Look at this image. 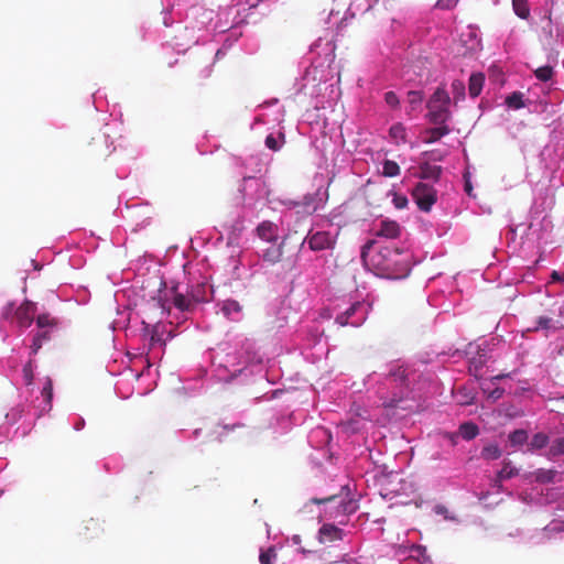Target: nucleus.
<instances>
[{"instance_id": "obj_1", "label": "nucleus", "mask_w": 564, "mask_h": 564, "mask_svg": "<svg viewBox=\"0 0 564 564\" xmlns=\"http://www.w3.org/2000/svg\"><path fill=\"white\" fill-rule=\"evenodd\" d=\"M387 380L395 384L399 389L392 397L383 401L386 408H395L402 410H412L409 401H414L421 397V392L426 386L427 378L423 371L412 365L392 362L386 373Z\"/></svg>"}, {"instance_id": "obj_2", "label": "nucleus", "mask_w": 564, "mask_h": 564, "mask_svg": "<svg viewBox=\"0 0 564 564\" xmlns=\"http://www.w3.org/2000/svg\"><path fill=\"white\" fill-rule=\"evenodd\" d=\"M410 254L400 251L399 249H391L389 247L382 248L370 259L376 274L390 280L404 279L411 271Z\"/></svg>"}, {"instance_id": "obj_3", "label": "nucleus", "mask_w": 564, "mask_h": 564, "mask_svg": "<svg viewBox=\"0 0 564 564\" xmlns=\"http://www.w3.org/2000/svg\"><path fill=\"white\" fill-rule=\"evenodd\" d=\"M278 226L271 221H262L256 229L253 248L264 261L275 263L282 256L281 245L278 243Z\"/></svg>"}, {"instance_id": "obj_4", "label": "nucleus", "mask_w": 564, "mask_h": 564, "mask_svg": "<svg viewBox=\"0 0 564 564\" xmlns=\"http://www.w3.org/2000/svg\"><path fill=\"white\" fill-rule=\"evenodd\" d=\"M371 310V304L365 300L348 301L333 307L334 321L340 327L361 326Z\"/></svg>"}, {"instance_id": "obj_5", "label": "nucleus", "mask_w": 564, "mask_h": 564, "mask_svg": "<svg viewBox=\"0 0 564 564\" xmlns=\"http://www.w3.org/2000/svg\"><path fill=\"white\" fill-rule=\"evenodd\" d=\"M181 312H188L195 306V300L185 294L178 293L173 286L169 291H160L158 296L152 297L148 303L150 311H159V323L165 314H170L171 303Z\"/></svg>"}, {"instance_id": "obj_6", "label": "nucleus", "mask_w": 564, "mask_h": 564, "mask_svg": "<svg viewBox=\"0 0 564 564\" xmlns=\"http://www.w3.org/2000/svg\"><path fill=\"white\" fill-rule=\"evenodd\" d=\"M540 41L544 50L549 51V61L556 63L558 50L564 47V25L552 21L550 10L541 19Z\"/></svg>"}, {"instance_id": "obj_7", "label": "nucleus", "mask_w": 564, "mask_h": 564, "mask_svg": "<svg viewBox=\"0 0 564 564\" xmlns=\"http://www.w3.org/2000/svg\"><path fill=\"white\" fill-rule=\"evenodd\" d=\"M272 160V154L267 152H260L249 158V165H254V169H252V172L254 174L252 176L249 175V188L254 186L256 199L265 198L269 194L268 186L265 182L262 180V176L268 172V169Z\"/></svg>"}, {"instance_id": "obj_8", "label": "nucleus", "mask_w": 564, "mask_h": 564, "mask_svg": "<svg viewBox=\"0 0 564 564\" xmlns=\"http://www.w3.org/2000/svg\"><path fill=\"white\" fill-rule=\"evenodd\" d=\"M451 97L448 93L438 87L426 102L427 113L426 119L432 124L447 123L452 117L449 110Z\"/></svg>"}, {"instance_id": "obj_9", "label": "nucleus", "mask_w": 564, "mask_h": 564, "mask_svg": "<svg viewBox=\"0 0 564 564\" xmlns=\"http://www.w3.org/2000/svg\"><path fill=\"white\" fill-rule=\"evenodd\" d=\"M498 338L479 339L476 343L468 344L466 348V355L469 358L470 367L476 371L481 369L491 358L494 347L499 344Z\"/></svg>"}, {"instance_id": "obj_10", "label": "nucleus", "mask_w": 564, "mask_h": 564, "mask_svg": "<svg viewBox=\"0 0 564 564\" xmlns=\"http://www.w3.org/2000/svg\"><path fill=\"white\" fill-rule=\"evenodd\" d=\"M412 196L422 212H430L436 202V191L426 183H417L412 191Z\"/></svg>"}, {"instance_id": "obj_11", "label": "nucleus", "mask_w": 564, "mask_h": 564, "mask_svg": "<svg viewBox=\"0 0 564 564\" xmlns=\"http://www.w3.org/2000/svg\"><path fill=\"white\" fill-rule=\"evenodd\" d=\"M303 243H307L313 251H323L334 247L335 237L327 231L310 232Z\"/></svg>"}, {"instance_id": "obj_12", "label": "nucleus", "mask_w": 564, "mask_h": 564, "mask_svg": "<svg viewBox=\"0 0 564 564\" xmlns=\"http://www.w3.org/2000/svg\"><path fill=\"white\" fill-rule=\"evenodd\" d=\"M311 505H333L336 507L337 513L343 514H350L354 513L357 509V502L354 500L345 501L343 498L337 496H330L326 499H317L314 498L310 501V503L305 505V509L308 508Z\"/></svg>"}, {"instance_id": "obj_13", "label": "nucleus", "mask_w": 564, "mask_h": 564, "mask_svg": "<svg viewBox=\"0 0 564 564\" xmlns=\"http://www.w3.org/2000/svg\"><path fill=\"white\" fill-rule=\"evenodd\" d=\"M36 313V305L31 301H24L15 311L12 321H15L20 328H28L31 326L34 315Z\"/></svg>"}, {"instance_id": "obj_14", "label": "nucleus", "mask_w": 564, "mask_h": 564, "mask_svg": "<svg viewBox=\"0 0 564 564\" xmlns=\"http://www.w3.org/2000/svg\"><path fill=\"white\" fill-rule=\"evenodd\" d=\"M564 328V323L561 319H555L551 316H539L532 327L533 332L543 330L545 336H550L560 329Z\"/></svg>"}, {"instance_id": "obj_15", "label": "nucleus", "mask_w": 564, "mask_h": 564, "mask_svg": "<svg viewBox=\"0 0 564 564\" xmlns=\"http://www.w3.org/2000/svg\"><path fill=\"white\" fill-rule=\"evenodd\" d=\"M550 440L551 436L545 432H536L528 442L525 452L543 456V453L549 448Z\"/></svg>"}, {"instance_id": "obj_16", "label": "nucleus", "mask_w": 564, "mask_h": 564, "mask_svg": "<svg viewBox=\"0 0 564 564\" xmlns=\"http://www.w3.org/2000/svg\"><path fill=\"white\" fill-rule=\"evenodd\" d=\"M344 530L334 525V524H323L318 530V541L319 543H333L336 541H340L344 538Z\"/></svg>"}, {"instance_id": "obj_17", "label": "nucleus", "mask_w": 564, "mask_h": 564, "mask_svg": "<svg viewBox=\"0 0 564 564\" xmlns=\"http://www.w3.org/2000/svg\"><path fill=\"white\" fill-rule=\"evenodd\" d=\"M401 234L400 225L394 220H381L376 230V235L381 238L395 239Z\"/></svg>"}, {"instance_id": "obj_18", "label": "nucleus", "mask_w": 564, "mask_h": 564, "mask_svg": "<svg viewBox=\"0 0 564 564\" xmlns=\"http://www.w3.org/2000/svg\"><path fill=\"white\" fill-rule=\"evenodd\" d=\"M267 134L264 137V145L268 150L272 152L280 151L285 144V135L281 130L271 131L270 128H267Z\"/></svg>"}, {"instance_id": "obj_19", "label": "nucleus", "mask_w": 564, "mask_h": 564, "mask_svg": "<svg viewBox=\"0 0 564 564\" xmlns=\"http://www.w3.org/2000/svg\"><path fill=\"white\" fill-rule=\"evenodd\" d=\"M505 377H507V375H498V376L492 377L489 381L481 382V390H482V392L491 401H497V400H499L503 395L505 389L499 388V387L491 388V384H495L496 381H498V380H500V379H502Z\"/></svg>"}, {"instance_id": "obj_20", "label": "nucleus", "mask_w": 564, "mask_h": 564, "mask_svg": "<svg viewBox=\"0 0 564 564\" xmlns=\"http://www.w3.org/2000/svg\"><path fill=\"white\" fill-rule=\"evenodd\" d=\"M221 311L230 321H241L243 318L242 306L235 300H226L223 303Z\"/></svg>"}, {"instance_id": "obj_21", "label": "nucleus", "mask_w": 564, "mask_h": 564, "mask_svg": "<svg viewBox=\"0 0 564 564\" xmlns=\"http://www.w3.org/2000/svg\"><path fill=\"white\" fill-rule=\"evenodd\" d=\"M562 455H564V436L550 440L549 448L543 453V456L549 460H555Z\"/></svg>"}, {"instance_id": "obj_22", "label": "nucleus", "mask_w": 564, "mask_h": 564, "mask_svg": "<svg viewBox=\"0 0 564 564\" xmlns=\"http://www.w3.org/2000/svg\"><path fill=\"white\" fill-rule=\"evenodd\" d=\"M435 126L436 127L434 128L426 129V138L424 140L425 143H434L451 132V129L446 123Z\"/></svg>"}, {"instance_id": "obj_23", "label": "nucleus", "mask_w": 564, "mask_h": 564, "mask_svg": "<svg viewBox=\"0 0 564 564\" xmlns=\"http://www.w3.org/2000/svg\"><path fill=\"white\" fill-rule=\"evenodd\" d=\"M263 110H264V108L262 106H259L254 110L253 120L250 126V129L253 130L254 132H257L260 124L269 126V124H274V122L276 121V118L270 120L269 116L267 113H264Z\"/></svg>"}, {"instance_id": "obj_24", "label": "nucleus", "mask_w": 564, "mask_h": 564, "mask_svg": "<svg viewBox=\"0 0 564 564\" xmlns=\"http://www.w3.org/2000/svg\"><path fill=\"white\" fill-rule=\"evenodd\" d=\"M484 83H485V77L482 74L478 73V74H473L470 76L469 85H468L470 97L476 98L480 95V93L482 90Z\"/></svg>"}, {"instance_id": "obj_25", "label": "nucleus", "mask_w": 564, "mask_h": 564, "mask_svg": "<svg viewBox=\"0 0 564 564\" xmlns=\"http://www.w3.org/2000/svg\"><path fill=\"white\" fill-rule=\"evenodd\" d=\"M519 469L510 460H503L502 468L497 474V481H503L518 476Z\"/></svg>"}, {"instance_id": "obj_26", "label": "nucleus", "mask_w": 564, "mask_h": 564, "mask_svg": "<svg viewBox=\"0 0 564 564\" xmlns=\"http://www.w3.org/2000/svg\"><path fill=\"white\" fill-rule=\"evenodd\" d=\"M530 441L528 432L525 430L519 429L514 430L509 434V442L512 447H520L524 444L528 445Z\"/></svg>"}, {"instance_id": "obj_27", "label": "nucleus", "mask_w": 564, "mask_h": 564, "mask_svg": "<svg viewBox=\"0 0 564 564\" xmlns=\"http://www.w3.org/2000/svg\"><path fill=\"white\" fill-rule=\"evenodd\" d=\"M557 476V471L554 469L539 468L534 471V478L540 484L554 482Z\"/></svg>"}, {"instance_id": "obj_28", "label": "nucleus", "mask_w": 564, "mask_h": 564, "mask_svg": "<svg viewBox=\"0 0 564 564\" xmlns=\"http://www.w3.org/2000/svg\"><path fill=\"white\" fill-rule=\"evenodd\" d=\"M389 134L391 139L397 143H405L406 142V129L401 122H397L391 126L389 130Z\"/></svg>"}, {"instance_id": "obj_29", "label": "nucleus", "mask_w": 564, "mask_h": 564, "mask_svg": "<svg viewBox=\"0 0 564 564\" xmlns=\"http://www.w3.org/2000/svg\"><path fill=\"white\" fill-rule=\"evenodd\" d=\"M50 339H51V332L48 329L37 332L36 335L34 336L32 345H31V352L33 355L37 354V351L42 348V345L45 341H48Z\"/></svg>"}, {"instance_id": "obj_30", "label": "nucleus", "mask_w": 564, "mask_h": 564, "mask_svg": "<svg viewBox=\"0 0 564 564\" xmlns=\"http://www.w3.org/2000/svg\"><path fill=\"white\" fill-rule=\"evenodd\" d=\"M502 452L497 444H488L484 446L480 453V457L485 460H496L500 458Z\"/></svg>"}, {"instance_id": "obj_31", "label": "nucleus", "mask_w": 564, "mask_h": 564, "mask_svg": "<svg viewBox=\"0 0 564 564\" xmlns=\"http://www.w3.org/2000/svg\"><path fill=\"white\" fill-rule=\"evenodd\" d=\"M458 433L464 440L470 441L479 434V429L476 424L466 422L459 426Z\"/></svg>"}, {"instance_id": "obj_32", "label": "nucleus", "mask_w": 564, "mask_h": 564, "mask_svg": "<svg viewBox=\"0 0 564 564\" xmlns=\"http://www.w3.org/2000/svg\"><path fill=\"white\" fill-rule=\"evenodd\" d=\"M424 96L423 93L420 90H410L408 93V104H409V110L408 113L410 115L411 111L416 110L421 104L423 102Z\"/></svg>"}, {"instance_id": "obj_33", "label": "nucleus", "mask_w": 564, "mask_h": 564, "mask_svg": "<svg viewBox=\"0 0 564 564\" xmlns=\"http://www.w3.org/2000/svg\"><path fill=\"white\" fill-rule=\"evenodd\" d=\"M512 7H513L514 13L520 19L525 20L529 18L530 9H529V4H528L527 0H512Z\"/></svg>"}, {"instance_id": "obj_34", "label": "nucleus", "mask_w": 564, "mask_h": 564, "mask_svg": "<svg viewBox=\"0 0 564 564\" xmlns=\"http://www.w3.org/2000/svg\"><path fill=\"white\" fill-rule=\"evenodd\" d=\"M382 175L386 177H394L400 174V166L392 160H384L382 163Z\"/></svg>"}, {"instance_id": "obj_35", "label": "nucleus", "mask_w": 564, "mask_h": 564, "mask_svg": "<svg viewBox=\"0 0 564 564\" xmlns=\"http://www.w3.org/2000/svg\"><path fill=\"white\" fill-rule=\"evenodd\" d=\"M522 98H523V95L521 93L516 91L506 98V104L508 105L509 108L520 109V108L524 107V102H523Z\"/></svg>"}, {"instance_id": "obj_36", "label": "nucleus", "mask_w": 564, "mask_h": 564, "mask_svg": "<svg viewBox=\"0 0 564 564\" xmlns=\"http://www.w3.org/2000/svg\"><path fill=\"white\" fill-rule=\"evenodd\" d=\"M143 325H145V329L147 330H150V344L151 346H154L155 344H161V345H164V343H162L161 340V337H160V334H159V329H158V325H151V324H145V322L142 323Z\"/></svg>"}, {"instance_id": "obj_37", "label": "nucleus", "mask_w": 564, "mask_h": 564, "mask_svg": "<svg viewBox=\"0 0 564 564\" xmlns=\"http://www.w3.org/2000/svg\"><path fill=\"white\" fill-rule=\"evenodd\" d=\"M553 75V67L550 66V65H545V66H542V67H539L536 70H535V77L541 80V82H547L551 79Z\"/></svg>"}, {"instance_id": "obj_38", "label": "nucleus", "mask_w": 564, "mask_h": 564, "mask_svg": "<svg viewBox=\"0 0 564 564\" xmlns=\"http://www.w3.org/2000/svg\"><path fill=\"white\" fill-rule=\"evenodd\" d=\"M276 556L274 547H269L267 550H262L259 555V561L261 564H273V561Z\"/></svg>"}, {"instance_id": "obj_39", "label": "nucleus", "mask_w": 564, "mask_h": 564, "mask_svg": "<svg viewBox=\"0 0 564 564\" xmlns=\"http://www.w3.org/2000/svg\"><path fill=\"white\" fill-rule=\"evenodd\" d=\"M36 325L39 328L53 327L56 325V321L50 314H41L36 318Z\"/></svg>"}, {"instance_id": "obj_40", "label": "nucleus", "mask_w": 564, "mask_h": 564, "mask_svg": "<svg viewBox=\"0 0 564 564\" xmlns=\"http://www.w3.org/2000/svg\"><path fill=\"white\" fill-rule=\"evenodd\" d=\"M42 397L44 398L46 404L51 406L52 399H53V383L50 378H46L45 384L42 389Z\"/></svg>"}, {"instance_id": "obj_41", "label": "nucleus", "mask_w": 564, "mask_h": 564, "mask_svg": "<svg viewBox=\"0 0 564 564\" xmlns=\"http://www.w3.org/2000/svg\"><path fill=\"white\" fill-rule=\"evenodd\" d=\"M23 379L26 386H31L34 380L33 361L29 360L23 367Z\"/></svg>"}, {"instance_id": "obj_42", "label": "nucleus", "mask_w": 564, "mask_h": 564, "mask_svg": "<svg viewBox=\"0 0 564 564\" xmlns=\"http://www.w3.org/2000/svg\"><path fill=\"white\" fill-rule=\"evenodd\" d=\"M384 101L386 104L393 110L400 108V99L398 95L394 91H387L384 93Z\"/></svg>"}, {"instance_id": "obj_43", "label": "nucleus", "mask_w": 564, "mask_h": 564, "mask_svg": "<svg viewBox=\"0 0 564 564\" xmlns=\"http://www.w3.org/2000/svg\"><path fill=\"white\" fill-rule=\"evenodd\" d=\"M392 203L395 208L403 209L408 206L409 200H408L406 196H404L402 194L393 193Z\"/></svg>"}, {"instance_id": "obj_44", "label": "nucleus", "mask_w": 564, "mask_h": 564, "mask_svg": "<svg viewBox=\"0 0 564 564\" xmlns=\"http://www.w3.org/2000/svg\"><path fill=\"white\" fill-rule=\"evenodd\" d=\"M453 93L456 94L455 98H463L465 95V86L462 82L455 80L452 84Z\"/></svg>"}, {"instance_id": "obj_45", "label": "nucleus", "mask_w": 564, "mask_h": 564, "mask_svg": "<svg viewBox=\"0 0 564 564\" xmlns=\"http://www.w3.org/2000/svg\"><path fill=\"white\" fill-rule=\"evenodd\" d=\"M457 3V0H437L436 8L448 10L455 7Z\"/></svg>"}, {"instance_id": "obj_46", "label": "nucleus", "mask_w": 564, "mask_h": 564, "mask_svg": "<svg viewBox=\"0 0 564 564\" xmlns=\"http://www.w3.org/2000/svg\"><path fill=\"white\" fill-rule=\"evenodd\" d=\"M314 435H316V436H322V437H324L327 442H328V441L330 440V437H332V436H330V434L328 433V431H327V430H325V429H323V427L316 429V430L313 432V434H312V436H311V437H313Z\"/></svg>"}, {"instance_id": "obj_47", "label": "nucleus", "mask_w": 564, "mask_h": 564, "mask_svg": "<svg viewBox=\"0 0 564 564\" xmlns=\"http://www.w3.org/2000/svg\"><path fill=\"white\" fill-rule=\"evenodd\" d=\"M551 283L564 282V274L558 271H553L550 275Z\"/></svg>"}, {"instance_id": "obj_48", "label": "nucleus", "mask_w": 564, "mask_h": 564, "mask_svg": "<svg viewBox=\"0 0 564 564\" xmlns=\"http://www.w3.org/2000/svg\"><path fill=\"white\" fill-rule=\"evenodd\" d=\"M553 313L557 316L556 319H561L564 323V302L553 310Z\"/></svg>"}, {"instance_id": "obj_49", "label": "nucleus", "mask_w": 564, "mask_h": 564, "mask_svg": "<svg viewBox=\"0 0 564 564\" xmlns=\"http://www.w3.org/2000/svg\"><path fill=\"white\" fill-rule=\"evenodd\" d=\"M445 437H447L448 441L451 442V444L453 446H455L457 444L458 438L460 437V435H459V433H446Z\"/></svg>"}, {"instance_id": "obj_50", "label": "nucleus", "mask_w": 564, "mask_h": 564, "mask_svg": "<svg viewBox=\"0 0 564 564\" xmlns=\"http://www.w3.org/2000/svg\"><path fill=\"white\" fill-rule=\"evenodd\" d=\"M434 512L436 514H441V516H444L445 518H447V508L443 505H436L434 507Z\"/></svg>"}, {"instance_id": "obj_51", "label": "nucleus", "mask_w": 564, "mask_h": 564, "mask_svg": "<svg viewBox=\"0 0 564 564\" xmlns=\"http://www.w3.org/2000/svg\"><path fill=\"white\" fill-rule=\"evenodd\" d=\"M413 552L415 553V555L417 556H424L425 552H426V549L425 546H422V545H417L414 547Z\"/></svg>"}, {"instance_id": "obj_52", "label": "nucleus", "mask_w": 564, "mask_h": 564, "mask_svg": "<svg viewBox=\"0 0 564 564\" xmlns=\"http://www.w3.org/2000/svg\"><path fill=\"white\" fill-rule=\"evenodd\" d=\"M13 310V305L12 304H8L6 307H4V311H3V317L9 319L10 318V314Z\"/></svg>"}, {"instance_id": "obj_53", "label": "nucleus", "mask_w": 564, "mask_h": 564, "mask_svg": "<svg viewBox=\"0 0 564 564\" xmlns=\"http://www.w3.org/2000/svg\"><path fill=\"white\" fill-rule=\"evenodd\" d=\"M301 536L299 534H294L292 538H291V542L295 545L300 544L301 543Z\"/></svg>"}, {"instance_id": "obj_54", "label": "nucleus", "mask_w": 564, "mask_h": 564, "mask_svg": "<svg viewBox=\"0 0 564 564\" xmlns=\"http://www.w3.org/2000/svg\"><path fill=\"white\" fill-rule=\"evenodd\" d=\"M257 6H258V2H257V3H251V2L249 1V4H248V8H249V17L252 14L251 9L256 8Z\"/></svg>"}, {"instance_id": "obj_55", "label": "nucleus", "mask_w": 564, "mask_h": 564, "mask_svg": "<svg viewBox=\"0 0 564 564\" xmlns=\"http://www.w3.org/2000/svg\"><path fill=\"white\" fill-rule=\"evenodd\" d=\"M356 424H357V422H350V424H349L352 432H356L359 430V427Z\"/></svg>"}, {"instance_id": "obj_56", "label": "nucleus", "mask_w": 564, "mask_h": 564, "mask_svg": "<svg viewBox=\"0 0 564 564\" xmlns=\"http://www.w3.org/2000/svg\"><path fill=\"white\" fill-rule=\"evenodd\" d=\"M299 552H300V553H302V554H304V555H306V554L311 553V551H310V550H306V549H304V547H300V549H299Z\"/></svg>"}, {"instance_id": "obj_57", "label": "nucleus", "mask_w": 564, "mask_h": 564, "mask_svg": "<svg viewBox=\"0 0 564 564\" xmlns=\"http://www.w3.org/2000/svg\"><path fill=\"white\" fill-rule=\"evenodd\" d=\"M377 376H378V373H377V372H372V373H370V375L368 376L367 380L369 381V380H371V379H375Z\"/></svg>"}, {"instance_id": "obj_58", "label": "nucleus", "mask_w": 564, "mask_h": 564, "mask_svg": "<svg viewBox=\"0 0 564 564\" xmlns=\"http://www.w3.org/2000/svg\"><path fill=\"white\" fill-rule=\"evenodd\" d=\"M366 248H367V247H364V248H362V252H361V257H362V259H364V261H365V262H366Z\"/></svg>"}, {"instance_id": "obj_59", "label": "nucleus", "mask_w": 564, "mask_h": 564, "mask_svg": "<svg viewBox=\"0 0 564 564\" xmlns=\"http://www.w3.org/2000/svg\"><path fill=\"white\" fill-rule=\"evenodd\" d=\"M433 459H441V454L436 453L432 456Z\"/></svg>"}]
</instances>
